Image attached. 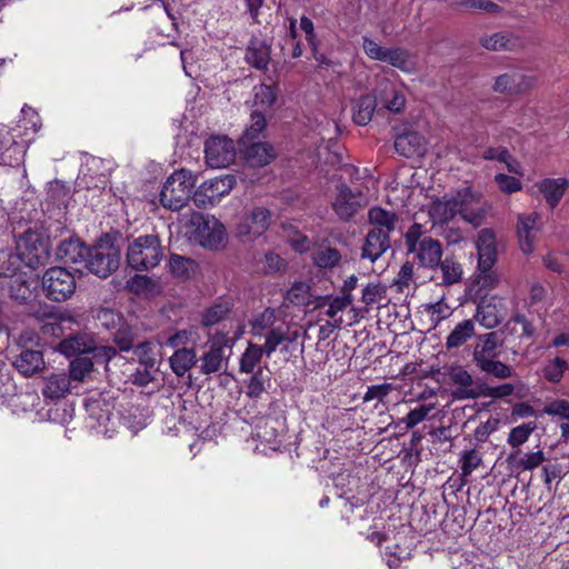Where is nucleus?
Instances as JSON below:
<instances>
[{
    "instance_id": "nucleus-1",
    "label": "nucleus",
    "mask_w": 569,
    "mask_h": 569,
    "mask_svg": "<svg viewBox=\"0 0 569 569\" xmlns=\"http://www.w3.org/2000/svg\"><path fill=\"white\" fill-rule=\"evenodd\" d=\"M166 248L158 234H143L128 241L126 262L136 271H149L164 258Z\"/></svg>"
},
{
    "instance_id": "nucleus-2",
    "label": "nucleus",
    "mask_w": 569,
    "mask_h": 569,
    "mask_svg": "<svg viewBox=\"0 0 569 569\" xmlns=\"http://www.w3.org/2000/svg\"><path fill=\"white\" fill-rule=\"evenodd\" d=\"M407 253L422 268L437 270L442 258V246L439 240L423 236L422 226L413 223L405 233Z\"/></svg>"
},
{
    "instance_id": "nucleus-3",
    "label": "nucleus",
    "mask_w": 569,
    "mask_h": 569,
    "mask_svg": "<svg viewBox=\"0 0 569 569\" xmlns=\"http://www.w3.org/2000/svg\"><path fill=\"white\" fill-rule=\"evenodd\" d=\"M189 239L204 249L218 251L227 243L224 224L214 216L194 213L190 219Z\"/></svg>"
},
{
    "instance_id": "nucleus-4",
    "label": "nucleus",
    "mask_w": 569,
    "mask_h": 569,
    "mask_svg": "<svg viewBox=\"0 0 569 569\" xmlns=\"http://www.w3.org/2000/svg\"><path fill=\"white\" fill-rule=\"evenodd\" d=\"M196 182L197 178L191 171L186 169L174 171L161 189V204L172 211L182 209L188 203Z\"/></svg>"
},
{
    "instance_id": "nucleus-5",
    "label": "nucleus",
    "mask_w": 569,
    "mask_h": 569,
    "mask_svg": "<svg viewBox=\"0 0 569 569\" xmlns=\"http://www.w3.org/2000/svg\"><path fill=\"white\" fill-rule=\"evenodd\" d=\"M41 283L44 296L54 302L69 300L77 289L74 274L63 267L49 268L43 273Z\"/></svg>"
},
{
    "instance_id": "nucleus-6",
    "label": "nucleus",
    "mask_w": 569,
    "mask_h": 569,
    "mask_svg": "<svg viewBox=\"0 0 569 569\" xmlns=\"http://www.w3.org/2000/svg\"><path fill=\"white\" fill-rule=\"evenodd\" d=\"M84 260L86 268L100 278H108L120 264V250L113 243L101 241L89 248Z\"/></svg>"
},
{
    "instance_id": "nucleus-7",
    "label": "nucleus",
    "mask_w": 569,
    "mask_h": 569,
    "mask_svg": "<svg viewBox=\"0 0 569 569\" xmlns=\"http://www.w3.org/2000/svg\"><path fill=\"white\" fill-rule=\"evenodd\" d=\"M237 179L232 174L216 177L202 182L193 192L192 200L197 207L213 206L227 196L236 186Z\"/></svg>"
},
{
    "instance_id": "nucleus-8",
    "label": "nucleus",
    "mask_w": 569,
    "mask_h": 569,
    "mask_svg": "<svg viewBox=\"0 0 569 569\" xmlns=\"http://www.w3.org/2000/svg\"><path fill=\"white\" fill-rule=\"evenodd\" d=\"M270 221L271 212L269 209L254 207L241 217L236 234L241 241H252L268 230Z\"/></svg>"
},
{
    "instance_id": "nucleus-9",
    "label": "nucleus",
    "mask_w": 569,
    "mask_h": 569,
    "mask_svg": "<svg viewBox=\"0 0 569 569\" xmlns=\"http://www.w3.org/2000/svg\"><path fill=\"white\" fill-rule=\"evenodd\" d=\"M456 198L461 218L473 227H479L488 210L481 193L471 188H463L456 192Z\"/></svg>"
},
{
    "instance_id": "nucleus-10",
    "label": "nucleus",
    "mask_w": 569,
    "mask_h": 569,
    "mask_svg": "<svg viewBox=\"0 0 569 569\" xmlns=\"http://www.w3.org/2000/svg\"><path fill=\"white\" fill-rule=\"evenodd\" d=\"M22 262L31 269L43 264L50 254L48 240L37 231L28 230L20 239Z\"/></svg>"
},
{
    "instance_id": "nucleus-11",
    "label": "nucleus",
    "mask_w": 569,
    "mask_h": 569,
    "mask_svg": "<svg viewBox=\"0 0 569 569\" xmlns=\"http://www.w3.org/2000/svg\"><path fill=\"white\" fill-rule=\"evenodd\" d=\"M542 230L541 216L538 212L519 213L517 217L516 232L521 252L531 254Z\"/></svg>"
},
{
    "instance_id": "nucleus-12",
    "label": "nucleus",
    "mask_w": 569,
    "mask_h": 569,
    "mask_svg": "<svg viewBox=\"0 0 569 569\" xmlns=\"http://www.w3.org/2000/svg\"><path fill=\"white\" fill-rule=\"evenodd\" d=\"M206 162L211 168H224L236 159V147L227 136H212L204 143Z\"/></svg>"
},
{
    "instance_id": "nucleus-13",
    "label": "nucleus",
    "mask_w": 569,
    "mask_h": 569,
    "mask_svg": "<svg viewBox=\"0 0 569 569\" xmlns=\"http://www.w3.org/2000/svg\"><path fill=\"white\" fill-rule=\"evenodd\" d=\"M536 77L509 70L496 77L492 90L506 96H516L530 91L536 86Z\"/></svg>"
},
{
    "instance_id": "nucleus-14",
    "label": "nucleus",
    "mask_w": 569,
    "mask_h": 569,
    "mask_svg": "<svg viewBox=\"0 0 569 569\" xmlns=\"http://www.w3.org/2000/svg\"><path fill=\"white\" fill-rule=\"evenodd\" d=\"M448 377L455 385L451 393L453 399L462 401L480 398L481 383H476L471 373L462 366H451Z\"/></svg>"
},
{
    "instance_id": "nucleus-15",
    "label": "nucleus",
    "mask_w": 569,
    "mask_h": 569,
    "mask_svg": "<svg viewBox=\"0 0 569 569\" xmlns=\"http://www.w3.org/2000/svg\"><path fill=\"white\" fill-rule=\"evenodd\" d=\"M359 198L360 193H355L347 184L341 183L337 187L332 209L341 220L349 221L361 207Z\"/></svg>"
},
{
    "instance_id": "nucleus-16",
    "label": "nucleus",
    "mask_w": 569,
    "mask_h": 569,
    "mask_svg": "<svg viewBox=\"0 0 569 569\" xmlns=\"http://www.w3.org/2000/svg\"><path fill=\"white\" fill-rule=\"evenodd\" d=\"M478 266L482 272L492 268L497 260V238L491 229H482L477 237Z\"/></svg>"
},
{
    "instance_id": "nucleus-17",
    "label": "nucleus",
    "mask_w": 569,
    "mask_h": 569,
    "mask_svg": "<svg viewBox=\"0 0 569 569\" xmlns=\"http://www.w3.org/2000/svg\"><path fill=\"white\" fill-rule=\"evenodd\" d=\"M501 307V301L496 297L482 299L477 307L473 318L487 329L496 328L505 318Z\"/></svg>"
},
{
    "instance_id": "nucleus-18",
    "label": "nucleus",
    "mask_w": 569,
    "mask_h": 569,
    "mask_svg": "<svg viewBox=\"0 0 569 569\" xmlns=\"http://www.w3.org/2000/svg\"><path fill=\"white\" fill-rule=\"evenodd\" d=\"M395 149L406 158L422 157L427 152V141L419 132L407 131L397 136Z\"/></svg>"
},
{
    "instance_id": "nucleus-19",
    "label": "nucleus",
    "mask_w": 569,
    "mask_h": 569,
    "mask_svg": "<svg viewBox=\"0 0 569 569\" xmlns=\"http://www.w3.org/2000/svg\"><path fill=\"white\" fill-rule=\"evenodd\" d=\"M71 389L70 378L66 372H51L42 378L41 393L47 400L58 401Z\"/></svg>"
},
{
    "instance_id": "nucleus-20",
    "label": "nucleus",
    "mask_w": 569,
    "mask_h": 569,
    "mask_svg": "<svg viewBox=\"0 0 569 569\" xmlns=\"http://www.w3.org/2000/svg\"><path fill=\"white\" fill-rule=\"evenodd\" d=\"M247 163L251 167L261 168L269 164L276 158L273 147L267 142H249L239 146Z\"/></svg>"
},
{
    "instance_id": "nucleus-21",
    "label": "nucleus",
    "mask_w": 569,
    "mask_h": 569,
    "mask_svg": "<svg viewBox=\"0 0 569 569\" xmlns=\"http://www.w3.org/2000/svg\"><path fill=\"white\" fill-rule=\"evenodd\" d=\"M282 423L272 417H266L257 425L256 436L264 449L277 450L281 446Z\"/></svg>"
},
{
    "instance_id": "nucleus-22",
    "label": "nucleus",
    "mask_w": 569,
    "mask_h": 569,
    "mask_svg": "<svg viewBox=\"0 0 569 569\" xmlns=\"http://www.w3.org/2000/svg\"><path fill=\"white\" fill-rule=\"evenodd\" d=\"M390 248V234L369 230L361 249V258L371 262L378 260Z\"/></svg>"
},
{
    "instance_id": "nucleus-23",
    "label": "nucleus",
    "mask_w": 569,
    "mask_h": 569,
    "mask_svg": "<svg viewBox=\"0 0 569 569\" xmlns=\"http://www.w3.org/2000/svg\"><path fill=\"white\" fill-rule=\"evenodd\" d=\"M270 46L260 37H251L246 49V61L258 70H266L270 62Z\"/></svg>"
},
{
    "instance_id": "nucleus-24",
    "label": "nucleus",
    "mask_w": 569,
    "mask_h": 569,
    "mask_svg": "<svg viewBox=\"0 0 569 569\" xmlns=\"http://www.w3.org/2000/svg\"><path fill=\"white\" fill-rule=\"evenodd\" d=\"M89 252V247L84 246L79 239L69 238L60 242L56 256L59 261L66 264H77L84 262Z\"/></svg>"
},
{
    "instance_id": "nucleus-25",
    "label": "nucleus",
    "mask_w": 569,
    "mask_h": 569,
    "mask_svg": "<svg viewBox=\"0 0 569 569\" xmlns=\"http://www.w3.org/2000/svg\"><path fill=\"white\" fill-rule=\"evenodd\" d=\"M501 345L497 332L480 335L473 346L472 361L476 367L489 359L497 358V349Z\"/></svg>"
},
{
    "instance_id": "nucleus-26",
    "label": "nucleus",
    "mask_w": 569,
    "mask_h": 569,
    "mask_svg": "<svg viewBox=\"0 0 569 569\" xmlns=\"http://www.w3.org/2000/svg\"><path fill=\"white\" fill-rule=\"evenodd\" d=\"M539 192L543 196L550 209H555L561 201L569 180L566 178H545L537 184Z\"/></svg>"
},
{
    "instance_id": "nucleus-27",
    "label": "nucleus",
    "mask_w": 569,
    "mask_h": 569,
    "mask_svg": "<svg viewBox=\"0 0 569 569\" xmlns=\"http://www.w3.org/2000/svg\"><path fill=\"white\" fill-rule=\"evenodd\" d=\"M124 288L129 292L142 297H154L162 291L159 279L147 274H134L126 281Z\"/></svg>"
},
{
    "instance_id": "nucleus-28",
    "label": "nucleus",
    "mask_w": 569,
    "mask_h": 569,
    "mask_svg": "<svg viewBox=\"0 0 569 569\" xmlns=\"http://www.w3.org/2000/svg\"><path fill=\"white\" fill-rule=\"evenodd\" d=\"M433 271L435 273L431 276V279L441 286H451L459 282L462 278V267L452 257L441 259L437 270Z\"/></svg>"
},
{
    "instance_id": "nucleus-29",
    "label": "nucleus",
    "mask_w": 569,
    "mask_h": 569,
    "mask_svg": "<svg viewBox=\"0 0 569 569\" xmlns=\"http://www.w3.org/2000/svg\"><path fill=\"white\" fill-rule=\"evenodd\" d=\"M459 213L456 193L445 194L441 199L432 202L429 214L435 223H445Z\"/></svg>"
},
{
    "instance_id": "nucleus-30",
    "label": "nucleus",
    "mask_w": 569,
    "mask_h": 569,
    "mask_svg": "<svg viewBox=\"0 0 569 569\" xmlns=\"http://www.w3.org/2000/svg\"><path fill=\"white\" fill-rule=\"evenodd\" d=\"M96 349L92 338L87 335H74L60 341L58 350L67 357L90 353Z\"/></svg>"
},
{
    "instance_id": "nucleus-31",
    "label": "nucleus",
    "mask_w": 569,
    "mask_h": 569,
    "mask_svg": "<svg viewBox=\"0 0 569 569\" xmlns=\"http://www.w3.org/2000/svg\"><path fill=\"white\" fill-rule=\"evenodd\" d=\"M227 367L224 348L219 342H213L201 357L200 370L203 375L217 373Z\"/></svg>"
},
{
    "instance_id": "nucleus-32",
    "label": "nucleus",
    "mask_w": 569,
    "mask_h": 569,
    "mask_svg": "<svg viewBox=\"0 0 569 569\" xmlns=\"http://www.w3.org/2000/svg\"><path fill=\"white\" fill-rule=\"evenodd\" d=\"M13 365L20 373L30 377L44 368L43 355L39 350L24 349L16 358Z\"/></svg>"
},
{
    "instance_id": "nucleus-33",
    "label": "nucleus",
    "mask_w": 569,
    "mask_h": 569,
    "mask_svg": "<svg viewBox=\"0 0 569 569\" xmlns=\"http://www.w3.org/2000/svg\"><path fill=\"white\" fill-rule=\"evenodd\" d=\"M368 219L372 227L370 230H379L387 234H391L398 222V216L395 212L388 211L381 207H372L369 209Z\"/></svg>"
},
{
    "instance_id": "nucleus-34",
    "label": "nucleus",
    "mask_w": 569,
    "mask_h": 569,
    "mask_svg": "<svg viewBox=\"0 0 569 569\" xmlns=\"http://www.w3.org/2000/svg\"><path fill=\"white\" fill-rule=\"evenodd\" d=\"M377 107L373 96L366 94L357 99L352 104V119L358 126H366L372 119Z\"/></svg>"
},
{
    "instance_id": "nucleus-35",
    "label": "nucleus",
    "mask_w": 569,
    "mask_h": 569,
    "mask_svg": "<svg viewBox=\"0 0 569 569\" xmlns=\"http://www.w3.org/2000/svg\"><path fill=\"white\" fill-rule=\"evenodd\" d=\"M139 332L138 329L127 321H123L114 331H113V342L117 348L122 352H128L133 349V347L138 343Z\"/></svg>"
},
{
    "instance_id": "nucleus-36",
    "label": "nucleus",
    "mask_w": 569,
    "mask_h": 569,
    "mask_svg": "<svg viewBox=\"0 0 569 569\" xmlns=\"http://www.w3.org/2000/svg\"><path fill=\"white\" fill-rule=\"evenodd\" d=\"M475 335V322L472 319H466L455 326L446 339L448 349L461 347Z\"/></svg>"
},
{
    "instance_id": "nucleus-37",
    "label": "nucleus",
    "mask_w": 569,
    "mask_h": 569,
    "mask_svg": "<svg viewBox=\"0 0 569 569\" xmlns=\"http://www.w3.org/2000/svg\"><path fill=\"white\" fill-rule=\"evenodd\" d=\"M170 367L178 377H183L197 361L196 351L192 348H180L170 357Z\"/></svg>"
},
{
    "instance_id": "nucleus-38",
    "label": "nucleus",
    "mask_w": 569,
    "mask_h": 569,
    "mask_svg": "<svg viewBox=\"0 0 569 569\" xmlns=\"http://www.w3.org/2000/svg\"><path fill=\"white\" fill-rule=\"evenodd\" d=\"M480 44L490 51L512 50L518 40L507 32H495L492 34H485L479 40Z\"/></svg>"
},
{
    "instance_id": "nucleus-39",
    "label": "nucleus",
    "mask_w": 569,
    "mask_h": 569,
    "mask_svg": "<svg viewBox=\"0 0 569 569\" xmlns=\"http://www.w3.org/2000/svg\"><path fill=\"white\" fill-rule=\"evenodd\" d=\"M480 372L498 380H506L516 376L515 369L497 358L489 359L477 366Z\"/></svg>"
},
{
    "instance_id": "nucleus-40",
    "label": "nucleus",
    "mask_w": 569,
    "mask_h": 569,
    "mask_svg": "<svg viewBox=\"0 0 569 569\" xmlns=\"http://www.w3.org/2000/svg\"><path fill=\"white\" fill-rule=\"evenodd\" d=\"M270 382L268 369L259 367L247 382L246 395L253 400H258L267 391V385Z\"/></svg>"
},
{
    "instance_id": "nucleus-41",
    "label": "nucleus",
    "mask_w": 569,
    "mask_h": 569,
    "mask_svg": "<svg viewBox=\"0 0 569 569\" xmlns=\"http://www.w3.org/2000/svg\"><path fill=\"white\" fill-rule=\"evenodd\" d=\"M520 450H516L508 457V461L517 469L522 471L532 470L540 466L545 460V453L541 450L520 455Z\"/></svg>"
},
{
    "instance_id": "nucleus-42",
    "label": "nucleus",
    "mask_w": 569,
    "mask_h": 569,
    "mask_svg": "<svg viewBox=\"0 0 569 569\" xmlns=\"http://www.w3.org/2000/svg\"><path fill=\"white\" fill-rule=\"evenodd\" d=\"M23 262L20 253L12 249H0V277L11 278L21 269Z\"/></svg>"
},
{
    "instance_id": "nucleus-43",
    "label": "nucleus",
    "mask_w": 569,
    "mask_h": 569,
    "mask_svg": "<svg viewBox=\"0 0 569 569\" xmlns=\"http://www.w3.org/2000/svg\"><path fill=\"white\" fill-rule=\"evenodd\" d=\"M352 303V295H341L335 298L330 296H323L318 298V302L316 305L317 308H321L328 306L325 315L331 319H335L336 316L343 311Z\"/></svg>"
},
{
    "instance_id": "nucleus-44",
    "label": "nucleus",
    "mask_w": 569,
    "mask_h": 569,
    "mask_svg": "<svg viewBox=\"0 0 569 569\" xmlns=\"http://www.w3.org/2000/svg\"><path fill=\"white\" fill-rule=\"evenodd\" d=\"M266 116L261 110H254L251 113L250 124L244 129L239 139V146L254 141L266 129Z\"/></svg>"
},
{
    "instance_id": "nucleus-45",
    "label": "nucleus",
    "mask_w": 569,
    "mask_h": 569,
    "mask_svg": "<svg viewBox=\"0 0 569 569\" xmlns=\"http://www.w3.org/2000/svg\"><path fill=\"white\" fill-rule=\"evenodd\" d=\"M276 326H278L276 311L271 308H267L251 321V333L253 337L262 338Z\"/></svg>"
},
{
    "instance_id": "nucleus-46",
    "label": "nucleus",
    "mask_w": 569,
    "mask_h": 569,
    "mask_svg": "<svg viewBox=\"0 0 569 569\" xmlns=\"http://www.w3.org/2000/svg\"><path fill=\"white\" fill-rule=\"evenodd\" d=\"M383 62L398 68L399 70L411 73L415 70V64L408 50L399 47L389 48Z\"/></svg>"
},
{
    "instance_id": "nucleus-47",
    "label": "nucleus",
    "mask_w": 569,
    "mask_h": 569,
    "mask_svg": "<svg viewBox=\"0 0 569 569\" xmlns=\"http://www.w3.org/2000/svg\"><path fill=\"white\" fill-rule=\"evenodd\" d=\"M232 303L229 300L213 303L204 310L201 323L204 327H212L223 320L231 311Z\"/></svg>"
},
{
    "instance_id": "nucleus-48",
    "label": "nucleus",
    "mask_w": 569,
    "mask_h": 569,
    "mask_svg": "<svg viewBox=\"0 0 569 569\" xmlns=\"http://www.w3.org/2000/svg\"><path fill=\"white\" fill-rule=\"evenodd\" d=\"M341 253L337 248L320 247L312 253L315 266L321 269H332L341 261Z\"/></svg>"
},
{
    "instance_id": "nucleus-49",
    "label": "nucleus",
    "mask_w": 569,
    "mask_h": 569,
    "mask_svg": "<svg viewBox=\"0 0 569 569\" xmlns=\"http://www.w3.org/2000/svg\"><path fill=\"white\" fill-rule=\"evenodd\" d=\"M263 353L266 352L260 345L249 342L247 349L240 358V371L246 373H253L254 368L260 363Z\"/></svg>"
},
{
    "instance_id": "nucleus-50",
    "label": "nucleus",
    "mask_w": 569,
    "mask_h": 569,
    "mask_svg": "<svg viewBox=\"0 0 569 569\" xmlns=\"http://www.w3.org/2000/svg\"><path fill=\"white\" fill-rule=\"evenodd\" d=\"M196 262L177 253H172L169 258L170 272L181 279H188L194 271Z\"/></svg>"
},
{
    "instance_id": "nucleus-51",
    "label": "nucleus",
    "mask_w": 569,
    "mask_h": 569,
    "mask_svg": "<svg viewBox=\"0 0 569 569\" xmlns=\"http://www.w3.org/2000/svg\"><path fill=\"white\" fill-rule=\"evenodd\" d=\"M93 369V361L88 356H78L70 361L69 375L70 380L82 382L84 378L91 373Z\"/></svg>"
},
{
    "instance_id": "nucleus-52",
    "label": "nucleus",
    "mask_w": 569,
    "mask_h": 569,
    "mask_svg": "<svg viewBox=\"0 0 569 569\" xmlns=\"http://www.w3.org/2000/svg\"><path fill=\"white\" fill-rule=\"evenodd\" d=\"M94 318L100 327L110 331H114L124 321L120 312L104 307L97 310Z\"/></svg>"
},
{
    "instance_id": "nucleus-53",
    "label": "nucleus",
    "mask_w": 569,
    "mask_h": 569,
    "mask_svg": "<svg viewBox=\"0 0 569 569\" xmlns=\"http://www.w3.org/2000/svg\"><path fill=\"white\" fill-rule=\"evenodd\" d=\"M9 296L11 299L23 305L33 298V290L27 280L17 278L9 283Z\"/></svg>"
},
{
    "instance_id": "nucleus-54",
    "label": "nucleus",
    "mask_w": 569,
    "mask_h": 569,
    "mask_svg": "<svg viewBox=\"0 0 569 569\" xmlns=\"http://www.w3.org/2000/svg\"><path fill=\"white\" fill-rule=\"evenodd\" d=\"M284 329L286 323L281 322L278 323L272 330H269L262 338H264V343L261 346V348L264 350L267 357H270L277 348L284 343Z\"/></svg>"
},
{
    "instance_id": "nucleus-55",
    "label": "nucleus",
    "mask_w": 569,
    "mask_h": 569,
    "mask_svg": "<svg viewBox=\"0 0 569 569\" xmlns=\"http://www.w3.org/2000/svg\"><path fill=\"white\" fill-rule=\"evenodd\" d=\"M482 462V455L479 450L471 448L463 450L459 463L462 477H469Z\"/></svg>"
},
{
    "instance_id": "nucleus-56",
    "label": "nucleus",
    "mask_w": 569,
    "mask_h": 569,
    "mask_svg": "<svg viewBox=\"0 0 569 569\" xmlns=\"http://www.w3.org/2000/svg\"><path fill=\"white\" fill-rule=\"evenodd\" d=\"M537 429V423L535 421H529L512 428L508 435V443L512 448L519 449L521 445H523L530 435Z\"/></svg>"
},
{
    "instance_id": "nucleus-57",
    "label": "nucleus",
    "mask_w": 569,
    "mask_h": 569,
    "mask_svg": "<svg viewBox=\"0 0 569 569\" xmlns=\"http://www.w3.org/2000/svg\"><path fill=\"white\" fill-rule=\"evenodd\" d=\"M311 287L306 282H296L288 290V299L296 305L308 306L312 303Z\"/></svg>"
},
{
    "instance_id": "nucleus-58",
    "label": "nucleus",
    "mask_w": 569,
    "mask_h": 569,
    "mask_svg": "<svg viewBox=\"0 0 569 569\" xmlns=\"http://www.w3.org/2000/svg\"><path fill=\"white\" fill-rule=\"evenodd\" d=\"M132 351L143 367L153 368L156 366L154 346L152 342H138Z\"/></svg>"
},
{
    "instance_id": "nucleus-59",
    "label": "nucleus",
    "mask_w": 569,
    "mask_h": 569,
    "mask_svg": "<svg viewBox=\"0 0 569 569\" xmlns=\"http://www.w3.org/2000/svg\"><path fill=\"white\" fill-rule=\"evenodd\" d=\"M513 383H501L498 386H489L487 383H481L480 397L491 398V399H503L511 396L515 392Z\"/></svg>"
},
{
    "instance_id": "nucleus-60",
    "label": "nucleus",
    "mask_w": 569,
    "mask_h": 569,
    "mask_svg": "<svg viewBox=\"0 0 569 569\" xmlns=\"http://www.w3.org/2000/svg\"><path fill=\"white\" fill-rule=\"evenodd\" d=\"M568 369V363L562 358H555L552 361L548 362L542 372L546 380L550 382H559L565 371Z\"/></svg>"
},
{
    "instance_id": "nucleus-61",
    "label": "nucleus",
    "mask_w": 569,
    "mask_h": 569,
    "mask_svg": "<svg viewBox=\"0 0 569 569\" xmlns=\"http://www.w3.org/2000/svg\"><path fill=\"white\" fill-rule=\"evenodd\" d=\"M451 6L463 9H478L489 13L500 11V7L491 0H451Z\"/></svg>"
},
{
    "instance_id": "nucleus-62",
    "label": "nucleus",
    "mask_w": 569,
    "mask_h": 569,
    "mask_svg": "<svg viewBox=\"0 0 569 569\" xmlns=\"http://www.w3.org/2000/svg\"><path fill=\"white\" fill-rule=\"evenodd\" d=\"M277 93L273 87L260 84L256 88L254 104L263 109H269L274 103Z\"/></svg>"
},
{
    "instance_id": "nucleus-63",
    "label": "nucleus",
    "mask_w": 569,
    "mask_h": 569,
    "mask_svg": "<svg viewBox=\"0 0 569 569\" xmlns=\"http://www.w3.org/2000/svg\"><path fill=\"white\" fill-rule=\"evenodd\" d=\"M431 410V406L421 405L410 410L408 415L401 419V422L405 423L407 429H411L416 427L418 423L422 422L428 417Z\"/></svg>"
},
{
    "instance_id": "nucleus-64",
    "label": "nucleus",
    "mask_w": 569,
    "mask_h": 569,
    "mask_svg": "<svg viewBox=\"0 0 569 569\" xmlns=\"http://www.w3.org/2000/svg\"><path fill=\"white\" fill-rule=\"evenodd\" d=\"M362 48L365 53L372 60L385 61L389 48L382 47L375 40L363 37Z\"/></svg>"
}]
</instances>
